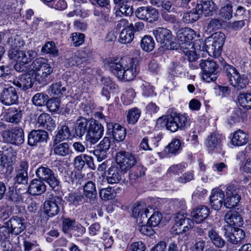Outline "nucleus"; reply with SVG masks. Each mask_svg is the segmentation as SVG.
<instances>
[{"mask_svg": "<svg viewBox=\"0 0 251 251\" xmlns=\"http://www.w3.org/2000/svg\"><path fill=\"white\" fill-rule=\"evenodd\" d=\"M24 42L21 37L15 35L10 37L7 41L8 47V56L10 59L16 62L14 69L18 72H23L26 69V65L37 56V53L32 50H20Z\"/></svg>", "mask_w": 251, "mask_h": 251, "instance_id": "f257e3e1", "label": "nucleus"}, {"mask_svg": "<svg viewBox=\"0 0 251 251\" xmlns=\"http://www.w3.org/2000/svg\"><path fill=\"white\" fill-rule=\"evenodd\" d=\"M105 65L117 78L126 81L133 80L137 72V64L129 58H110Z\"/></svg>", "mask_w": 251, "mask_h": 251, "instance_id": "f03ea898", "label": "nucleus"}, {"mask_svg": "<svg viewBox=\"0 0 251 251\" xmlns=\"http://www.w3.org/2000/svg\"><path fill=\"white\" fill-rule=\"evenodd\" d=\"M29 69L34 79L39 83L46 82L49 76L53 72V68L48 60L43 57L37 58L29 66Z\"/></svg>", "mask_w": 251, "mask_h": 251, "instance_id": "7ed1b4c3", "label": "nucleus"}, {"mask_svg": "<svg viewBox=\"0 0 251 251\" xmlns=\"http://www.w3.org/2000/svg\"><path fill=\"white\" fill-rule=\"evenodd\" d=\"M149 212V210L145 203H136L133 207L132 214L139 225L140 231L143 234L150 236L154 231L151 226L147 224V213Z\"/></svg>", "mask_w": 251, "mask_h": 251, "instance_id": "20e7f679", "label": "nucleus"}, {"mask_svg": "<svg viewBox=\"0 0 251 251\" xmlns=\"http://www.w3.org/2000/svg\"><path fill=\"white\" fill-rule=\"evenodd\" d=\"M225 35L222 32H216L207 38L202 44V50H205L209 55L217 57L220 55L224 44Z\"/></svg>", "mask_w": 251, "mask_h": 251, "instance_id": "39448f33", "label": "nucleus"}, {"mask_svg": "<svg viewBox=\"0 0 251 251\" xmlns=\"http://www.w3.org/2000/svg\"><path fill=\"white\" fill-rule=\"evenodd\" d=\"M157 122L162 124V126H165L168 130L176 132L178 128L181 129L185 126L188 120L185 115L174 113L159 118Z\"/></svg>", "mask_w": 251, "mask_h": 251, "instance_id": "423d86ee", "label": "nucleus"}, {"mask_svg": "<svg viewBox=\"0 0 251 251\" xmlns=\"http://www.w3.org/2000/svg\"><path fill=\"white\" fill-rule=\"evenodd\" d=\"M174 224L171 229L172 234H183L194 227V222L184 213H177L174 216Z\"/></svg>", "mask_w": 251, "mask_h": 251, "instance_id": "0eeeda50", "label": "nucleus"}, {"mask_svg": "<svg viewBox=\"0 0 251 251\" xmlns=\"http://www.w3.org/2000/svg\"><path fill=\"white\" fill-rule=\"evenodd\" d=\"M226 74L230 84L237 89H243L248 84L249 80L245 75H241L234 67L228 65L226 67Z\"/></svg>", "mask_w": 251, "mask_h": 251, "instance_id": "6e6552de", "label": "nucleus"}, {"mask_svg": "<svg viewBox=\"0 0 251 251\" xmlns=\"http://www.w3.org/2000/svg\"><path fill=\"white\" fill-rule=\"evenodd\" d=\"M202 71V77L206 82L215 80L217 78L218 65L212 59L201 60L199 64Z\"/></svg>", "mask_w": 251, "mask_h": 251, "instance_id": "1a4fd4ad", "label": "nucleus"}, {"mask_svg": "<svg viewBox=\"0 0 251 251\" xmlns=\"http://www.w3.org/2000/svg\"><path fill=\"white\" fill-rule=\"evenodd\" d=\"M153 34L158 43L167 50H174L176 44L173 42V36L170 30L167 28L158 27L153 31Z\"/></svg>", "mask_w": 251, "mask_h": 251, "instance_id": "9d476101", "label": "nucleus"}, {"mask_svg": "<svg viewBox=\"0 0 251 251\" xmlns=\"http://www.w3.org/2000/svg\"><path fill=\"white\" fill-rule=\"evenodd\" d=\"M224 236L233 245L240 244L245 238L244 231L239 228L226 225L224 226Z\"/></svg>", "mask_w": 251, "mask_h": 251, "instance_id": "9b49d317", "label": "nucleus"}, {"mask_svg": "<svg viewBox=\"0 0 251 251\" xmlns=\"http://www.w3.org/2000/svg\"><path fill=\"white\" fill-rule=\"evenodd\" d=\"M2 136L5 142L13 145L19 146L24 142V131L19 127L4 131Z\"/></svg>", "mask_w": 251, "mask_h": 251, "instance_id": "f8f14e48", "label": "nucleus"}, {"mask_svg": "<svg viewBox=\"0 0 251 251\" xmlns=\"http://www.w3.org/2000/svg\"><path fill=\"white\" fill-rule=\"evenodd\" d=\"M103 133V128L102 125L95 120H90L86 140L91 144H95L101 137Z\"/></svg>", "mask_w": 251, "mask_h": 251, "instance_id": "ddd939ff", "label": "nucleus"}, {"mask_svg": "<svg viewBox=\"0 0 251 251\" xmlns=\"http://www.w3.org/2000/svg\"><path fill=\"white\" fill-rule=\"evenodd\" d=\"M116 161L120 169L125 172L137 163L136 159L133 154L125 151L118 152L116 155Z\"/></svg>", "mask_w": 251, "mask_h": 251, "instance_id": "4468645a", "label": "nucleus"}, {"mask_svg": "<svg viewBox=\"0 0 251 251\" xmlns=\"http://www.w3.org/2000/svg\"><path fill=\"white\" fill-rule=\"evenodd\" d=\"M36 174L40 179L46 181L52 188L59 185V181L53 171L49 168L40 167L36 170Z\"/></svg>", "mask_w": 251, "mask_h": 251, "instance_id": "2eb2a0df", "label": "nucleus"}, {"mask_svg": "<svg viewBox=\"0 0 251 251\" xmlns=\"http://www.w3.org/2000/svg\"><path fill=\"white\" fill-rule=\"evenodd\" d=\"M226 198L224 201V205L227 208H231L239 202L241 197L234 185H229L226 188Z\"/></svg>", "mask_w": 251, "mask_h": 251, "instance_id": "dca6fc26", "label": "nucleus"}, {"mask_svg": "<svg viewBox=\"0 0 251 251\" xmlns=\"http://www.w3.org/2000/svg\"><path fill=\"white\" fill-rule=\"evenodd\" d=\"M135 14L137 18L150 23L155 21L158 16L157 11L151 7H140L136 9Z\"/></svg>", "mask_w": 251, "mask_h": 251, "instance_id": "f3484780", "label": "nucleus"}, {"mask_svg": "<svg viewBox=\"0 0 251 251\" xmlns=\"http://www.w3.org/2000/svg\"><path fill=\"white\" fill-rule=\"evenodd\" d=\"M25 70H27L26 74L21 75L20 78H16L13 80L14 85L24 91L31 88L35 80L29 68H26Z\"/></svg>", "mask_w": 251, "mask_h": 251, "instance_id": "a211bd4d", "label": "nucleus"}, {"mask_svg": "<svg viewBox=\"0 0 251 251\" xmlns=\"http://www.w3.org/2000/svg\"><path fill=\"white\" fill-rule=\"evenodd\" d=\"M18 99L15 88L10 86L3 89L0 93V101L4 105H11L16 103Z\"/></svg>", "mask_w": 251, "mask_h": 251, "instance_id": "6ab92c4d", "label": "nucleus"}, {"mask_svg": "<svg viewBox=\"0 0 251 251\" xmlns=\"http://www.w3.org/2000/svg\"><path fill=\"white\" fill-rule=\"evenodd\" d=\"M196 9L201 15L203 14L205 17L211 16L216 9V6L211 0H202L197 3Z\"/></svg>", "mask_w": 251, "mask_h": 251, "instance_id": "aec40b11", "label": "nucleus"}, {"mask_svg": "<svg viewBox=\"0 0 251 251\" xmlns=\"http://www.w3.org/2000/svg\"><path fill=\"white\" fill-rule=\"evenodd\" d=\"M7 227L10 233L15 235L21 233L25 228L23 220L17 216L13 217L6 222Z\"/></svg>", "mask_w": 251, "mask_h": 251, "instance_id": "412c9836", "label": "nucleus"}, {"mask_svg": "<svg viewBox=\"0 0 251 251\" xmlns=\"http://www.w3.org/2000/svg\"><path fill=\"white\" fill-rule=\"evenodd\" d=\"M196 36L195 31L190 28H183L176 32V38L179 44L182 46L188 43H192V41Z\"/></svg>", "mask_w": 251, "mask_h": 251, "instance_id": "4be33fe9", "label": "nucleus"}, {"mask_svg": "<svg viewBox=\"0 0 251 251\" xmlns=\"http://www.w3.org/2000/svg\"><path fill=\"white\" fill-rule=\"evenodd\" d=\"M1 155V164L4 166L5 164H10L14 162L16 158V151L10 146H5L0 151Z\"/></svg>", "mask_w": 251, "mask_h": 251, "instance_id": "5701e85b", "label": "nucleus"}, {"mask_svg": "<svg viewBox=\"0 0 251 251\" xmlns=\"http://www.w3.org/2000/svg\"><path fill=\"white\" fill-rule=\"evenodd\" d=\"M225 196V193L222 190H213L210 197V204L211 207L215 210L220 209L223 205Z\"/></svg>", "mask_w": 251, "mask_h": 251, "instance_id": "b1692460", "label": "nucleus"}, {"mask_svg": "<svg viewBox=\"0 0 251 251\" xmlns=\"http://www.w3.org/2000/svg\"><path fill=\"white\" fill-rule=\"evenodd\" d=\"M180 48L185 56H187V59L189 61H194L198 58V54L196 50V49L199 52V50H202L201 47H200V48H198L197 43H196L195 45L193 43H188L186 45H183L181 46Z\"/></svg>", "mask_w": 251, "mask_h": 251, "instance_id": "393cba45", "label": "nucleus"}, {"mask_svg": "<svg viewBox=\"0 0 251 251\" xmlns=\"http://www.w3.org/2000/svg\"><path fill=\"white\" fill-rule=\"evenodd\" d=\"M47 137V132L44 130H32L28 135V144L31 146H36L38 143L45 141Z\"/></svg>", "mask_w": 251, "mask_h": 251, "instance_id": "a878e982", "label": "nucleus"}, {"mask_svg": "<svg viewBox=\"0 0 251 251\" xmlns=\"http://www.w3.org/2000/svg\"><path fill=\"white\" fill-rule=\"evenodd\" d=\"M209 209L205 206H199L191 212V217L196 223H201L209 216Z\"/></svg>", "mask_w": 251, "mask_h": 251, "instance_id": "bb28decb", "label": "nucleus"}, {"mask_svg": "<svg viewBox=\"0 0 251 251\" xmlns=\"http://www.w3.org/2000/svg\"><path fill=\"white\" fill-rule=\"evenodd\" d=\"M106 180L111 184L119 183L122 180V172L117 167L111 166L107 171Z\"/></svg>", "mask_w": 251, "mask_h": 251, "instance_id": "cd10ccee", "label": "nucleus"}, {"mask_svg": "<svg viewBox=\"0 0 251 251\" xmlns=\"http://www.w3.org/2000/svg\"><path fill=\"white\" fill-rule=\"evenodd\" d=\"M37 123L39 126L48 130H52L55 127V124L50 115L47 113L41 114L38 118Z\"/></svg>", "mask_w": 251, "mask_h": 251, "instance_id": "c85d7f7f", "label": "nucleus"}, {"mask_svg": "<svg viewBox=\"0 0 251 251\" xmlns=\"http://www.w3.org/2000/svg\"><path fill=\"white\" fill-rule=\"evenodd\" d=\"M225 220L227 225L230 226H241L243 221L240 215L236 211H229L225 216Z\"/></svg>", "mask_w": 251, "mask_h": 251, "instance_id": "c756f323", "label": "nucleus"}, {"mask_svg": "<svg viewBox=\"0 0 251 251\" xmlns=\"http://www.w3.org/2000/svg\"><path fill=\"white\" fill-rule=\"evenodd\" d=\"M45 191V184L42 180L38 179L33 180L28 187V192L32 195H41Z\"/></svg>", "mask_w": 251, "mask_h": 251, "instance_id": "7c9ffc66", "label": "nucleus"}, {"mask_svg": "<svg viewBox=\"0 0 251 251\" xmlns=\"http://www.w3.org/2000/svg\"><path fill=\"white\" fill-rule=\"evenodd\" d=\"M249 141L248 135L242 130L235 131L231 139V144L234 146H240L245 145Z\"/></svg>", "mask_w": 251, "mask_h": 251, "instance_id": "2f4dec72", "label": "nucleus"}, {"mask_svg": "<svg viewBox=\"0 0 251 251\" xmlns=\"http://www.w3.org/2000/svg\"><path fill=\"white\" fill-rule=\"evenodd\" d=\"M90 120L83 117H80L76 121L75 133L78 137H82L88 130Z\"/></svg>", "mask_w": 251, "mask_h": 251, "instance_id": "473e14b6", "label": "nucleus"}, {"mask_svg": "<svg viewBox=\"0 0 251 251\" xmlns=\"http://www.w3.org/2000/svg\"><path fill=\"white\" fill-rule=\"evenodd\" d=\"M53 152L54 154L61 156H66L71 154L73 152L67 143L59 144L54 142Z\"/></svg>", "mask_w": 251, "mask_h": 251, "instance_id": "72a5a7b5", "label": "nucleus"}, {"mask_svg": "<svg viewBox=\"0 0 251 251\" xmlns=\"http://www.w3.org/2000/svg\"><path fill=\"white\" fill-rule=\"evenodd\" d=\"M46 213L49 216H53L59 211L58 205L55 199L46 201L44 204Z\"/></svg>", "mask_w": 251, "mask_h": 251, "instance_id": "f704fd0d", "label": "nucleus"}, {"mask_svg": "<svg viewBox=\"0 0 251 251\" xmlns=\"http://www.w3.org/2000/svg\"><path fill=\"white\" fill-rule=\"evenodd\" d=\"M84 195L88 198L91 201H94L97 196L96 184L95 182L89 181L83 186Z\"/></svg>", "mask_w": 251, "mask_h": 251, "instance_id": "c9c22d12", "label": "nucleus"}, {"mask_svg": "<svg viewBox=\"0 0 251 251\" xmlns=\"http://www.w3.org/2000/svg\"><path fill=\"white\" fill-rule=\"evenodd\" d=\"M220 135L213 133L208 136L205 144L209 150H213L220 145Z\"/></svg>", "mask_w": 251, "mask_h": 251, "instance_id": "e433bc0d", "label": "nucleus"}, {"mask_svg": "<svg viewBox=\"0 0 251 251\" xmlns=\"http://www.w3.org/2000/svg\"><path fill=\"white\" fill-rule=\"evenodd\" d=\"M134 38L133 31L131 28H125L121 32L119 41L122 44L130 43Z\"/></svg>", "mask_w": 251, "mask_h": 251, "instance_id": "4c0bfd02", "label": "nucleus"}, {"mask_svg": "<svg viewBox=\"0 0 251 251\" xmlns=\"http://www.w3.org/2000/svg\"><path fill=\"white\" fill-rule=\"evenodd\" d=\"M232 5L230 3L222 6L219 12V15L222 21L230 20L232 17Z\"/></svg>", "mask_w": 251, "mask_h": 251, "instance_id": "58836bf2", "label": "nucleus"}, {"mask_svg": "<svg viewBox=\"0 0 251 251\" xmlns=\"http://www.w3.org/2000/svg\"><path fill=\"white\" fill-rule=\"evenodd\" d=\"M208 236L213 244L218 248H222L225 244V241L219 235L218 233L213 229L208 232Z\"/></svg>", "mask_w": 251, "mask_h": 251, "instance_id": "ea45409f", "label": "nucleus"}, {"mask_svg": "<svg viewBox=\"0 0 251 251\" xmlns=\"http://www.w3.org/2000/svg\"><path fill=\"white\" fill-rule=\"evenodd\" d=\"M71 135L70 129L66 126H63L59 129L57 134L55 136L54 142L59 143L61 141L68 139Z\"/></svg>", "mask_w": 251, "mask_h": 251, "instance_id": "a19ab883", "label": "nucleus"}, {"mask_svg": "<svg viewBox=\"0 0 251 251\" xmlns=\"http://www.w3.org/2000/svg\"><path fill=\"white\" fill-rule=\"evenodd\" d=\"M113 136L117 141L124 140L126 135V129L118 124H115L113 127Z\"/></svg>", "mask_w": 251, "mask_h": 251, "instance_id": "79ce46f5", "label": "nucleus"}, {"mask_svg": "<svg viewBox=\"0 0 251 251\" xmlns=\"http://www.w3.org/2000/svg\"><path fill=\"white\" fill-rule=\"evenodd\" d=\"M141 46L142 49L146 51H151L154 48V42L153 38L150 36H144L141 40Z\"/></svg>", "mask_w": 251, "mask_h": 251, "instance_id": "37998d69", "label": "nucleus"}, {"mask_svg": "<svg viewBox=\"0 0 251 251\" xmlns=\"http://www.w3.org/2000/svg\"><path fill=\"white\" fill-rule=\"evenodd\" d=\"M41 52L46 54L49 53L52 56H57L58 54V50L53 42L46 43L42 47Z\"/></svg>", "mask_w": 251, "mask_h": 251, "instance_id": "c03bdc74", "label": "nucleus"}, {"mask_svg": "<svg viewBox=\"0 0 251 251\" xmlns=\"http://www.w3.org/2000/svg\"><path fill=\"white\" fill-rule=\"evenodd\" d=\"M201 14L198 12L196 7L195 9L184 13L183 20L185 23H190L196 21L200 18Z\"/></svg>", "mask_w": 251, "mask_h": 251, "instance_id": "a18cd8bd", "label": "nucleus"}, {"mask_svg": "<svg viewBox=\"0 0 251 251\" xmlns=\"http://www.w3.org/2000/svg\"><path fill=\"white\" fill-rule=\"evenodd\" d=\"M104 87L103 88L102 93L103 95L105 96L107 98L110 97L109 90L114 89L116 87V85L112 82L111 79L108 78H104L102 79Z\"/></svg>", "mask_w": 251, "mask_h": 251, "instance_id": "49530a36", "label": "nucleus"}, {"mask_svg": "<svg viewBox=\"0 0 251 251\" xmlns=\"http://www.w3.org/2000/svg\"><path fill=\"white\" fill-rule=\"evenodd\" d=\"M141 111L137 108H133L128 111L127 119L128 123L134 124L136 123L140 116Z\"/></svg>", "mask_w": 251, "mask_h": 251, "instance_id": "de8ad7c7", "label": "nucleus"}, {"mask_svg": "<svg viewBox=\"0 0 251 251\" xmlns=\"http://www.w3.org/2000/svg\"><path fill=\"white\" fill-rule=\"evenodd\" d=\"M100 196L105 201L111 200L116 197V193L111 188H102L100 191Z\"/></svg>", "mask_w": 251, "mask_h": 251, "instance_id": "09e8293b", "label": "nucleus"}, {"mask_svg": "<svg viewBox=\"0 0 251 251\" xmlns=\"http://www.w3.org/2000/svg\"><path fill=\"white\" fill-rule=\"evenodd\" d=\"M162 218V214L158 212H154L151 217L147 220V224L152 226H158L161 222Z\"/></svg>", "mask_w": 251, "mask_h": 251, "instance_id": "8fccbe9b", "label": "nucleus"}, {"mask_svg": "<svg viewBox=\"0 0 251 251\" xmlns=\"http://www.w3.org/2000/svg\"><path fill=\"white\" fill-rule=\"evenodd\" d=\"M66 90V88L62 86L60 82L53 83L50 87V91L53 95L59 96Z\"/></svg>", "mask_w": 251, "mask_h": 251, "instance_id": "3c124183", "label": "nucleus"}, {"mask_svg": "<svg viewBox=\"0 0 251 251\" xmlns=\"http://www.w3.org/2000/svg\"><path fill=\"white\" fill-rule=\"evenodd\" d=\"M116 16H121L122 15L125 16L130 15L132 13V8L127 4H121L119 10L116 11Z\"/></svg>", "mask_w": 251, "mask_h": 251, "instance_id": "603ef678", "label": "nucleus"}, {"mask_svg": "<svg viewBox=\"0 0 251 251\" xmlns=\"http://www.w3.org/2000/svg\"><path fill=\"white\" fill-rule=\"evenodd\" d=\"M47 96L42 93L35 94L32 98L33 103L37 106H42L46 103Z\"/></svg>", "mask_w": 251, "mask_h": 251, "instance_id": "864d4df0", "label": "nucleus"}, {"mask_svg": "<svg viewBox=\"0 0 251 251\" xmlns=\"http://www.w3.org/2000/svg\"><path fill=\"white\" fill-rule=\"evenodd\" d=\"M222 22L223 21L219 19H211L207 25V30L211 31L220 28L222 26Z\"/></svg>", "mask_w": 251, "mask_h": 251, "instance_id": "5fc2aeb1", "label": "nucleus"}, {"mask_svg": "<svg viewBox=\"0 0 251 251\" xmlns=\"http://www.w3.org/2000/svg\"><path fill=\"white\" fill-rule=\"evenodd\" d=\"M72 41L73 45L75 46H79L84 41L85 35L83 33L75 32L72 34Z\"/></svg>", "mask_w": 251, "mask_h": 251, "instance_id": "6e6d98bb", "label": "nucleus"}, {"mask_svg": "<svg viewBox=\"0 0 251 251\" xmlns=\"http://www.w3.org/2000/svg\"><path fill=\"white\" fill-rule=\"evenodd\" d=\"M180 141L178 139H175L167 146V149L169 152L172 153H176L180 150Z\"/></svg>", "mask_w": 251, "mask_h": 251, "instance_id": "4d7b16f0", "label": "nucleus"}, {"mask_svg": "<svg viewBox=\"0 0 251 251\" xmlns=\"http://www.w3.org/2000/svg\"><path fill=\"white\" fill-rule=\"evenodd\" d=\"M47 105L50 111H56L59 108L60 100L58 98L51 99L47 101Z\"/></svg>", "mask_w": 251, "mask_h": 251, "instance_id": "13d9d810", "label": "nucleus"}, {"mask_svg": "<svg viewBox=\"0 0 251 251\" xmlns=\"http://www.w3.org/2000/svg\"><path fill=\"white\" fill-rule=\"evenodd\" d=\"M15 181L19 184H26L28 181L27 172L17 171Z\"/></svg>", "mask_w": 251, "mask_h": 251, "instance_id": "bf43d9fd", "label": "nucleus"}, {"mask_svg": "<svg viewBox=\"0 0 251 251\" xmlns=\"http://www.w3.org/2000/svg\"><path fill=\"white\" fill-rule=\"evenodd\" d=\"M73 164L74 167L77 170H81L85 165L84 154H80L75 157Z\"/></svg>", "mask_w": 251, "mask_h": 251, "instance_id": "052dcab7", "label": "nucleus"}, {"mask_svg": "<svg viewBox=\"0 0 251 251\" xmlns=\"http://www.w3.org/2000/svg\"><path fill=\"white\" fill-rule=\"evenodd\" d=\"M68 63L70 66H79L83 64V60H81L77 53L73 54L68 59Z\"/></svg>", "mask_w": 251, "mask_h": 251, "instance_id": "680f3d73", "label": "nucleus"}, {"mask_svg": "<svg viewBox=\"0 0 251 251\" xmlns=\"http://www.w3.org/2000/svg\"><path fill=\"white\" fill-rule=\"evenodd\" d=\"M75 222L74 220L66 219L63 222V230L65 232H68L70 230L75 227Z\"/></svg>", "mask_w": 251, "mask_h": 251, "instance_id": "e2e57ef3", "label": "nucleus"}, {"mask_svg": "<svg viewBox=\"0 0 251 251\" xmlns=\"http://www.w3.org/2000/svg\"><path fill=\"white\" fill-rule=\"evenodd\" d=\"M107 151L98 148L97 149L94 151L93 153L97 156L98 160L101 161L107 157Z\"/></svg>", "mask_w": 251, "mask_h": 251, "instance_id": "0e129e2a", "label": "nucleus"}, {"mask_svg": "<svg viewBox=\"0 0 251 251\" xmlns=\"http://www.w3.org/2000/svg\"><path fill=\"white\" fill-rule=\"evenodd\" d=\"M110 139L109 137H105L100 142L98 148L102 150L108 151L110 146Z\"/></svg>", "mask_w": 251, "mask_h": 251, "instance_id": "69168bd1", "label": "nucleus"}, {"mask_svg": "<svg viewBox=\"0 0 251 251\" xmlns=\"http://www.w3.org/2000/svg\"><path fill=\"white\" fill-rule=\"evenodd\" d=\"M184 167L181 164L174 165L169 168L168 173L170 174H179L182 172Z\"/></svg>", "mask_w": 251, "mask_h": 251, "instance_id": "338daca9", "label": "nucleus"}, {"mask_svg": "<svg viewBox=\"0 0 251 251\" xmlns=\"http://www.w3.org/2000/svg\"><path fill=\"white\" fill-rule=\"evenodd\" d=\"M131 248L132 251H145L146 249L145 246L141 241L132 243L131 245Z\"/></svg>", "mask_w": 251, "mask_h": 251, "instance_id": "774afa93", "label": "nucleus"}]
</instances>
